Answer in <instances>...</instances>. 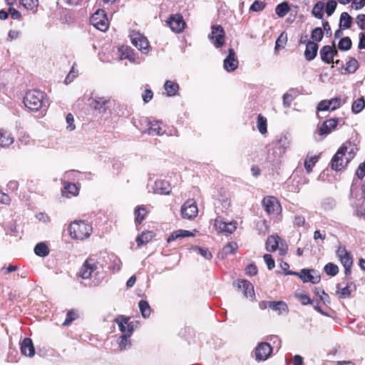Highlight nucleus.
<instances>
[{
  "instance_id": "f257e3e1",
  "label": "nucleus",
  "mask_w": 365,
  "mask_h": 365,
  "mask_svg": "<svg viewBox=\"0 0 365 365\" xmlns=\"http://www.w3.org/2000/svg\"><path fill=\"white\" fill-rule=\"evenodd\" d=\"M357 150L354 143L350 141L344 143L331 160V169L340 171L345 168L347 164L354 158Z\"/></svg>"
},
{
  "instance_id": "f03ea898",
  "label": "nucleus",
  "mask_w": 365,
  "mask_h": 365,
  "mask_svg": "<svg viewBox=\"0 0 365 365\" xmlns=\"http://www.w3.org/2000/svg\"><path fill=\"white\" fill-rule=\"evenodd\" d=\"M104 267H106V264L101 259V253L99 255H92L83 263L78 275L82 279H87L91 277L93 273L97 274L98 269L100 268L103 269Z\"/></svg>"
},
{
  "instance_id": "7ed1b4c3",
  "label": "nucleus",
  "mask_w": 365,
  "mask_h": 365,
  "mask_svg": "<svg viewBox=\"0 0 365 365\" xmlns=\"http://www.w3.org/2000/svg\"><path fill=\"white\" fill-rule=\"evenodd\" d=\"M24 103L31 110L38 111L46 106L45 93L36 89L29 91L24 98Z\"/></svg>"
},
{
  "instance_id": "20e7f679",
  "label": "nucleus",
  "mask_w": 365,
  "mask_h": 365,
  "mask_svg": "<svg viewBox=\"0 0 365 365\" xmlns=\"http://www.w3.org/2000/svg\"><path fill=\"white\" fill-rule=\"evenodd\" d=\"M91 225L83 220L76 221L70 225L69 232L73 239L84 240L92 232Z\"/></svg>"
},
{
  "instance_id": "39448f33",
  "label": "nucleus",
  "mask_w": 365,
  "mask_h": 365,
  "mask_svg": "<svg viewBox=\"0 0 365 365\" xmlns=\"http://www.w3.org/2000/svg\"><path fill=\"white\" fill-rule=\"evenodd\" d=\"M215 212L217 215L215 220V226L217 230L226 235L233 233L237 229V222L234 221L229 222L224 221L222 216L220 215V205H217V203L215 204Z\"/></svg>"
},
{
  "instance_id": "423d86ee",
  "label": "nucleus",
  "mask_w": 365,
  "mask_h": 365,
  "mask_svg": "<svg viewBox=\"0 0 365 365\" xmlns=\"http://www.w3.org/2000/svg\"><path fill=\"white\" fill-rule=\"evenodd\" d=\"M91 24L101 31H106L109 26V21L105 11L97 10L90 18Z\"/></svg>"
},
{
  "instance_id": "0eeeda50",
  "label": "nucleus",
  "mask_w": 365,
  "mask_h": 365,
  "mask_svg": "<svg viewBox=\"0 0 365 365\" xmlns=\"http://www.w3.org/2000/svg\"><path fill=\"white\" fill-rule=\"evenodd\" d=\"M315 273L314 269L304 268L300 272L289 271L286 272V275H295L299 277L304 283L311 282L314 284H318L321 277L319 275H313Z\"/></svg>"
},
{
  "instance_id": "6e6552de",
  "label": "nucleus",
  "mask_w": 365,
  "mask_h": 365,
  "mask_svg": "<svg viewBox=\"0 0 365 365\" xmlns=\"http://www.w3.org/2000/svg\"><path fill=\"white\" fill-rule=\"evenodd\" d=\"M130 41L132 44L135 46L143 53H148L149 51V42L148 39L139 32L133 31L130 34Z\"/></svg>"
},
{
  "instance_id": "1a4fd4ad",
  "label": "nucleus",
  "mask_w": 365,
  "mask_h": 365,
  "mask_svg": "<svg viewBox=\"0 0 365 365\" xmlns=\"http://www.w3.org/2000/svg\"><path fill=\"white\" fill-rule=\"evenodd\" d=\"M262 207L269 215H277L281 212V205L278 200L273 196H267L262 201Z\"/></svg>"
},
{
  "instance_id": "9d476101",
  "label": "nucleus",
  "mask_w": 365,
  "mask_h": 365,
  "mask_svg": "<svg viewBox=\"0 0 365 365\" xmlns=\"http://www.w3.org/2000/svg\"><path fill=\"white\" fill-rule=\"evenodd\" d=\"M225 38V31L221 26L214 25L212 26V31L209 35V38L216 48H220L224 45Z\"/></svg>"
},
{
  "instance_id": "9b49d317",
  "label": "nucleus",
  "mask_w": 365,
  "mask_h": 365,
  "mask_svg": "<svg viewBox=\"0 0 365 365\" xmlns=\"http://www.w3.org/2000/svg\"><path fill=\"white\" fill-rule=\"evenodd\" d=\"M273 351L271 345L267 342H260L255 349V356L257 361H264L272 354Z\"/></svg>"
},
{
  "instance_id": "f8f14e48",
  "label": "nucleus",
  "mask_w": 365,
  "mask_h": 365,
  "mask_svg": "<svg viewBox=\"0 0 365 365\" xmlns=\"http://www.w3.org/2000/svg\"><path fill=\"white\" fill-rule=\"evenodd\" d=\"M198 209L196 202L192 199H189L182 205L181 214L183 218L191 220L197 216Z\"/></svg>"
},
{
  "instance_id": "ddd939ff",
  "label": "nucleus",
  "mask_w": 365,
  "mask_h": 365,
  "mask_svg": "<svg viewBox=\"0 0 365 365\" xmlns=\"http://www.w3.org/2000/svg\"><path fill=\"white\" fill-rule=\"evenodd\" d=\"M110 103V100L108 97L96 96L92 98L90 106L99 113H106Z\"/></svg>"
},
{
  "instance_id": "4468645a",
  "label": "nucleus",
  "mask_w": 365,
  "mask_h": 365,
  "mask_svg": "<svg viewBox=\"0 0 365 365\" xmlns=\"http://www.w3.org/2000/svg\"><path fill=\"white\" fill-rule=\"evenodd\" d=\"M167 24L175 33L182 32L185 26V22L180 14L170 15L167 21Z\"/></svg>"
},
{
  "instance_id": "2eb2a0df",
  "label": "nucleus",
  "mask_w": 365,
  "mask_h": 365,
  "mask_svg": "<svg viewBox=\"0 0 365 365\" xmlns=\"http://www.w3.org/2000/svg\"><path fill=\"white\" fill-rule=\"evenodd\" d=\"M101 259L106 266L108 264V269L113 272H118L121 269L122 262L120 259L114 254L101 253Z\"/></svg>"
},
{
  "instance_id": "dca6fc26",
  "label": "nucleus",
  "mask_w": 365,
  "mask_h": 365,
  "mask_svg": "<svg viewBox=\"0 0 365 365\" xmlns=\"http://www.w3.org/2000/svg\"><path fill=\"white\" fill-rule=\"evenodd\" d=\"M339 119L336 118L325 120L317 129L316 133L320 136H327L334 130L338 124Z\"/></svg>"
},
{
  "instance_id": "f3484780",
  "label": "nucleus",
  "mask_w": 365,
  "mask_h": 365,
  "mask_svg": "<svg viewBox=\"0 0 365 365\" xmlns=\"http://www.w3.org/2000/svg\"><path fill=\"white\" fill-rule=\"evenodd\" d=\"M238 67V60L235 56V52L232 48L228 49V55L224 60V68L227 72H232Z\"/></svg>"
},
{
  "instance_id": "a211bd4d",
  "label": "nucleus",
  "mask_w": 365,
  "mask_h": 365,
  "mask_svg": "<svg viewBox=\"0 0 365 365\" xmlns=\"http://www.w3.org/2000/svg\"><path fill=\"white\" fill-rule=\"evenodd\" d=\"M144 122L147 126L146 131L149 135H162L163 134L161 122L158 120H151L148 118L144 119Z\"/></svg>"
},
{
  "instance_id": "6ab92c4d",
  "label": "nucleus",
  "mask_w": 365,
  "mask_h": 365,
  "mask_svg": "<svg viewBox=\"0 0 365 365\" xmlns=\"http://www.w3.org/2000/svg\"><path fill=\"white\" fill-rule=\"evenodd\" d=\"M153 192L160 195H169L171 186L165 180H157L153 186Z\"/></svg>"
},
{
  "instance_id": "aec40b11",
  "label": "nucleus",
  "mask_w": 365,
  "mask_h": 365,
  "mask_svg": "<svg viewBox=\"0 0 365 365\" xmlns=\"http://www.w3.org/2000/svg\"><path fill=\"white\" fill-rule=\"evenodd\" d=\"M20 349L23 355L32 357L35 354V348L31 339L24 338L20 343Z\"/></svg>"
},
{
  "instance_id": "412c9836",
  "label": "nucleus",
  "mask_w": 365,
  "mask_h": 365,
  "mask_svg": "<svg viewBox=\"0 0 365 365\" xmlns=\"http://www.w3.org/2000/svg\"><path fill=\"white\" fill-rule=\"evenodd\" d=\"M237 284L238 289L243 292L245 297L251 298L255 297L254 286L251 282L246 279H242L238 280Z\"/></svg>"
},
{
  "instance_id": "4be33fe9",
  "label": "nucleus",
  "mask_w": 365,
  "mask_h": 365,
  "mask_svg": "<svg viewBox=\"0 0 365 365\" xmlns=\"http://www.w3.org/2000/svg\"><path fill=\"white\" fill-rule=\"evenodd\" d=\"M318 48L319 46L316 42L308 41L304 51V57L306 60L308 61H312L317 54Z\"/></svg>"
},
{
  "instance_id": "5701e85b",
  "label": "nucleus",
  "mask_w": 365,
  "mask_h": 365,
  "mask_svg": "<svg viewBox=\"0 0 365 365\" xmlns=\"http://www.w3.org/2000/svg\"><path fill=\"white\" fill-rule=\"evenodd\" d=\"M336 255L344 267H352L353 260L345 247H339L336 251Z\"/></svg>"
},
{
  "instance_id": "b1692460",
  "label": "nucleus",
  "mask_w": 365,
  "mask_h": 365,
  "mask_svg": "<svg viewBox=\"0 0 365 365\" xmlns=\"http://www.w3.org/2000/svg\"><path fill=\"white\" fill-rule=\"evenodd\" d=\"M284 153L274 145L269 149L267 156V160L272 165H276L279 163L281 157Z\"/></svg>"
},
{
  "instance_id": "393cba45",
  "label": "nucleus",
  "mask_w": 365,
  "mask_h": 365,
  "mask_svg": "<svg viewBox=\"0 0 365 365\" xmlns=\"http://www.w3.org/2000/svg\"><path fill=\"white\" fill-rule=\"evenodd\" d=\"M118 53L120 59H128L131 62L135 61V53L130 47L122 46L118 48Z\"/></svg>"
},
{
  "instance_id": "a878e982",
  "label": "nucleus",
  "mask_w": 365,
  "mask_h": 365,
  "mask_svg": "<svg viewBox=\"0 0 365 365\" xmlns=\"http://www.w3.org/2000/svg\"><path fill=\"white\" fill-rule=\"evenodd\" d=\"M319 54L322 61L325 63L330 64L333 62V51L331 46H324L320 49Z\"/></svg>"
},
{
  "instance_id": "bb28decb",
  "label": "nucleus",
  "mask_w": 365,
  "mask_h": 365,
  "mask_svg": "<svg viewBox=\"0 0 365 365\" xmlns=\"http://www.w3.org/2000/svg\"><path fill=\"white\" fill-rule=\"evenodd\" d=\"M280 238L276 235L269 236L265 243V248L267 252H275L279 247V241Z\"/></svg>"
},
{
  "instance_id": "cd10ccee",
  "label": "nucleus",
  "mask_w": 365,
  "mask_h": 365,
  "mask_svg": "<svg viewBox=\"0 0 365 365\" xmlns=\"http://www.w3.org/2000/svg\"><path fill=\"white\" fill-rule=\"evenodd\" d=\"M164 88L168 96H175L179 91V85L175 81L168 80L164 84Z\"/></svg>"
},
{
  "instance_id": "c85d7f7f",
  "label": "nucleus",
  "mask_w": 365,
  "mask_h": 365,
  "mask_svg": "<svg viewBox=\"0 0 365 365\" xmlns=\"http://www.w3.org/2000/svg\"><path fill=\"white\" fill-rule=\"evenodd\" d=\"M194 235L188 230H178L177 231L173 232L168 237L167 242H171L175 240L187 237H192Z\"/></svg>"
},
{
  "instance_id": "c756f323",
  "label": "nucleus",
  "mask_w": 365,
  "mask_h": 365,
  "mask_svg": "<svg viewBox=\"0 0 365 365\" xmlns=\"http://www.w3.org/2000/svg\"><path fill=\"white\" fill-rule=\"evenodd\" d=\"M269 308L277 312L279 314L288 312V307L283 301H270Z\"/></svg>"
},
{
  "instance_id": "7c9ffc66",
  "label": "nucleus",
  "mask_w": 365,
  "mask_h": 365,
  "mask_svg": "<svg viewBox=\"0 0 365 365\" xmlns=\"http://www.w3.org/2000/svg\"><path fill=\"white\" fill-rule=\"evenodd\" d=\"M14 143V138L6 130H0V146L8 147Z\"/></svg>"
},
{
  "instance_id": "2f4dec72",
  "label": "nucleus",
  "mask_w": 365,
  "mask_h": 365,
  "mask_svg": "<svg viewBox=\"0 0 365 365\" xmlns=\"http://www.w3.org/2000/svg\"><path fill=\"white\" fill-rule=\"evenodd\" d=\"M154 235L152 232L146 231L143 232L140 235H138L136 238L137 245L140 247L142 245H146L148 242L152 240Z\"/></svg>"
},
{
  "instance_id": "473e14b6",
  "label": "nucleus",
  "mask_w": 365,
  "mask_h": 365,
  "mask_svg": "<svg viewBox=\"0 0 365 365\" xmlns=\"http://www.w3.org/2000/svg\"><path fill=\"white\" fill-rule=\"evenodd\" d=\"M337 289L340 297L344 299L350 297L351 293L356 289V286L353 282H349L345 287L341 289H339V284H338Z\"/></svg>"
},
{
  "instance_id": "72a5a7b5",
  "label": "nucleus",
  "mask_w": 365,
  "mask_h": 365,
  "mask_svg": "<svg viewBox=\"0 0 365 365\" xmlns=\"http://www.w3.org/2000/svg\"><path fill=\"white\" fill-rule=\"evenodd\" d=\"M325 4L323 1H317L312 11V14L318 19H322Z\"/></svg>"
},
{
  "instance_id": "f704fd0d",
  "label": "nucleus",
  "mask_w": 365,
  "mask_h": 365,
  "mask_svg": "<svg viewBox=\"0 0 365 365\" xmlns=\"http://www.w3.org/2000/svg\"><path fill=\"white\" fill-rule=\"evenodd\" d=\"M353 21L352 17L347 13L343 12L340 16L339 26L343 29H349L351 26Z\"/></svg>"
},
{
  "instance_id": "c9c22d12",
  "label": "nucleus",
  "mask_w": 365,
  "mask_h": 365,
  "mask_svg": "<svg viewBox=\"0 0 365 365\" xmlns=\"http://www.w3.org/2000/svg\"><path fill=\"white\" fill-rule=\"evenodd\" d=\"M128 335L122 334L118 339V344L120 351L126 350L130 348L132 344Z\"/></svg>"
},
{
  "instance_id": "e433bc0d",
  "label": "nucleus",
  "mask_w": 365,
  "mask_h": 365,
  "mask_svg": "<svg viewBox=\"0 0 365 365\" xmlns=\"http://www.w3.org/2000/svg\"><path fill=\"white\" fill-rule=\"evenodd\" d=\"M359 64L357 60L353 57L349 58V61L346 63L344 70L347 73H354L359 68Z\"/></svg>"
},
{
  "instance_id": "4c0bfd02",
  "label": "nucleus",
  "mask_w": 365,
  "mask_h": 365,
  "mask_svg": "<svg viewBox=\"0 0 365 365\" xmlns=\"http://www.w3.org/2000/svg\"><path fill=\"white\" fill-rule=\"evenodd\" d=\"M20 4L27 10L36 13L38 6V0H19Z\"/></svg>"
},
{
  "instance_id": "58836bf2",
  "label": "nucleus",
  "mask_w": 365,
  "mask_h": 365,
  "mask_svg": "<svg viewBox=\"0 0 365 365\" xmlns=\"http://www.w3.org/2000/svg\"><path fill=\"white\" fill-rule=\"evenodd\" d=\"M34 252L37 256L46 257L49 254V249L44 242H39L35 246Z\"/></svg>"
},
{
  "instance_id": "ea45409f",
  "label": "nucleus",
  "mask_w": 365,
  "mask_h": 365,
  "mask_svg": "<svg viewBox=\"0 0 365 365\" xmlns=\"http://www.w3.org/2000/svg\"><path fill=\"white\" fill-rule=\"evenodd\" d=\"M289 9L288 3L284 1L276 6L275 13L279 17L282 18L288 14Z\"/></svg>"
},
{
  "instance_id": "a19ab883",
  "label": "nucleus",
  "mask_w": 365,
  "mask_h": 365,
  "mask_svg": "<svg viewBox=\"0 0 365 365\" xmlns=\"http://www.w3.org/2000/svg\"><path fill=\"white\" fill-rule=\"evenodd\" d=\"M138 307L143 317L148 318L150 315L151 308L147 301L140 300L138 303Z\"/></svg>"
},
{
  "instance_id": "79ce46f5",
  "label": "nucleus",
  "mask_w": 365,
  "mask_h": 365,
  "mask_svg": "<svg viewBox=\"0 0 365 365\" xmlns=\"http://www.w3.org/2000/svg\"><path fill=\"white\" fill-rule=\"evenodd\" d=\"M351 40L348 36L341 38L338 43L339 49L343 51H349L351 48Z\"/></svg>"
},
{
  "instance_id": "37998d69",
  "label": "nucleus",
  "mask_w": 365,
  "mask_h": 365,
  "mask_svg": "<svg viewBox=\"0 0 365 365\" xmlns=\"http://www.w3.org/2000/svg\"><path fill=\"white\" fill-rule=\"evenodd\" d=\"M365 107V100L364 97H361L354 101L352 103L351 110L354 113H360Z\"/></svg>"
},
{
  "instance_id": "c03bdc74",
  "label": "nucleus",
  "mask_w": 365,
  "mask_h": 365,
  "mask_svg": "<svg viewBox=\"0 0 365 365\" xmlns=\"http://www.w3.org/2000/svg\"><path fill=\"white\" fill-rule=\"evenodd\" d=\"M289 143L286 136H281L279 140L274 144V145L279 149L283 153H285L287 148L289 147Z\"/></svg>"
},
{
  "instance_id": "a18cd8bd",
  "label": "nucleus",
  "mask_w": 365,
  "mask_h": 365,
  "mask_svg": "<svg viewBox=\"0 0 365 365\" xmlns=\"http://www.w3.org/2000/svg\"><path fill=\"white\" fill-rule=\"evenodd\" d=\"M257 128L261 134H264L267 132V118L265 117H264L261 114H259L257 116Z\"/></svg>"
},
{
  "instance_id": "49530a36",
  "label": "nucleus",
  "mask_w": 365,
  "mask_h": 365,
  "mask_svg": "<svg viewBox=\"0 0 365 365\" xmlns=\"http://www.w3.org/2000/svg\"><path fill=\"white\" fill-rule=\"evenodd\" d=\"M147 214L146 209L144 206H140L135 210V222L138 224H140L145 219Z\"/></svg>"
},
{
  "instance_id": "de8ad7c7",
  "label": "nucleus",
  "mask_w": 365,
  "mask_h": 365,
  "mask_svg": "<svg viewBox=\"0 0 365 365\" xmlns=\"http://www.w3.org/2000/svg\"><path fill=\"white\" fill-rule=\"evenodd\" d=\"M324 272L327 275L334 277L339 272V267L334 263L329 262L324 266Z\"/></svg>"
},
{
  "instance_id": "09e8293b",
  "label": "nucleus",
  "mask_w": 365,
  "mask_h": 365,
  "mask_svg": "<svg viewBox=\"0 0 365 365\" xmlns=\"http://www.w3.org/2000/svg\"><path fill=\"white\" fill-rule=\"evenodd\" d=\"M115 321L118 325L119 329L123 333V334H126L127 327L125 324H128L129 318L124 316H120V318L115 319Z\"/></svg>"
},
{
  "instance_id": "8fccbe9b",
  "label": "nucleus",
  "mask_w": 365,
  "mask_h": 365,
  "mask_svg": "<svg viewBox=\"0 0 365 365\" xmlns=\"http://www.w3.org/2000/svg\"><path fill=\"white\" fill-rule=\"evenodd\" d=\"M319 157L317 155L307 157L304 161V168L307 173H310L312 168L314 166L316 163L318 161Z\"/></svg>"
},
{
  "instance_id": "3c124183",
  "label": "nucleus",
  "mask_w": 365,
  "mask_h": 365,
  "mask_svg": "<svg viewBox=\"0 0 365 365\" xmlns=\"http://www.w3.org/2000/svg\"><path fill=\"white\" fill-rule=\"evenodd\" d=\"M324 36V31L322 28L317 27L314 29L312 31L311 38L317 42H319L322 41Z\"/></svg>"
},
{
  "instance_id": "603ef678",
  "label": "nucleus",
  "mask_w": 365,
  "mask_h": 365,
  "mask_svg": "<svg viewBox=\"0 0 365 365\" xmlns=\"http://www.w3.org/2000/svg\"><path fill=\"white\" fill-rule=\"evenodd\" d=\"M336 6L337 3L334 0H329L327 1L324 8L328 16H330L334 14V11L336 10Z\"/></svg>"
},
{
  "instance_id": "864d4df0",
  "label": "nucleus",
  "mask_w": 365,
  "mask_h": 365,
  "mask_svg": "<svg viewBox=\"0 0 365 365\" xmlns=\"http://www.w3.org/2000/svg\"><path fill=\"white\" fill-rule=\"evenodd\" d=\"M361 202L359 201L356 202V200L351 202V205L353 207L355 208V211L356 212V215L358 216L362 217L365 219V208H363L361 205H362Z\"/></svg>"
},
{
  "instance_id": "5fc2aeb1",
  "label": "nucleus",
  "mask_w": 365,
  "mask_h": 365,
  "mask_svg": "<svg viewBox=\"0 0 365 365\" xmlns=\"http://www.w3.org/2000/svg\"><path fill=\"white\" fill-rule=\"evenodd\" d=\"M266 6V4L260 0L255 1L250 7V10L255 12L262 11Z\"/></svg>"
},
{
  "instance_id": "6e6d98bb",
  "label": "nucleus",
  "mask_w": 365,
  "mask_h": 365,
  "mask_svg": "<svg viewBox=\"0 0 365 365\" xmlns=\"http://www.w3.org/2000/svg\"><path fill=\"white\" fill-rule=\"evenodd\" d=\"M287 41V36L284 32L282 33L279 37L276 40L275 43V50H277L280 48H284L286 43Z\"/></svg>"
},
{
  "instance_id": "4d7b16f0",
  "label": "nucleus",
  "mask_w": 365,
  "mask_h": 365,
  "mask_svg": "<svg viewBox=\"0 0 365 365\" xmlns=\"http://www.w3.org/2000/svg\"><path fill=\"white\" fill-rule=\"evenodd\" d=\"M64 189L66 192L74 196L78 194V189L74 183L64 182Z\"/></svg>"
},
{
  "instance_id": "13d9d810",
  "label": "nucleus",
  "mask_w": 365,
  "mask_h": 365,
  "mask_svg": "<svg viewBox=\"0 0 365 365\" xmlns=\"http://www.w3.org/2000/svg\"><path fill=\"white\" fill-rule=\"evenodd\" d=\"M66 123H67V130L69 131H72L76 128L74 125V118L73 115L71 113H68L66 118Z\"/></svg>"
},
{
  "instance_id": "bf43d9fd",
  "label": "nucleus",
  "mask_w": 365,
  "mask_h": 365,
  "mask_svg": "<svg viewBox=\"0 0 365 365\" xmlns=\"http://www.w3.org/2000/svg\"><path fill=\"white\" fill-rule=\"evenodd\" d=\"M263 257H264L265 263L267 264V268L269 270H272V269H274V267H275V263H274V260L272 258V255L269 254H265Z\"/></svg>"
},
{
  "instance_id": "052dcab7",
  "label": "nucleus",
  "mask_w": 365,
  "mask_h": 365,
  "mask_svg": "<svg viewBox=\"0 0 365 365\" xmlns=\"http://www.w3.org/2000/svg\"><path fill=\"white\" fill-rule=\"evenodd\" d=\"M237 249V244L235 242H229L224 247V251L226 254H232Z\"/></svg>"
},
{
  "instance_id": "680f3d73",
  "label": "nucleus",
  "mask_w": 365,
  "mask_h": 365,
  "mask_svg": "<svg viewBox=\"0 0 365 365\" xmlns=\"http://www.w3.org/2000/svg\"><path fill=\"white\" fill-rule=\"evenodd\" d=\"M330 102L329 100H323L319 103L317 109L319 111H325L330 110Z\"/></svg>"
},
{
  "instance_id": "e2e57ef3",
  "label": "nucleus",
  "mask_w": 365,
  "mask_h": 365,
  "mask_svg": "<svg viewBox=\"0 0 365 365\" xmlns=\"http://www.w3.org/2000/svg\"><path fill=\"white\" fill-rule=\"evenodd\" d=\"M283 99V106L284 108H288L291 106V103L292 101L294 100V98L292 97V94L289 93H286L282 96Z\"/></svg>"
},
{
  "instance_id": "0e129e2a",
  "label": "nucleus",
  "mask_w": 365,
  "mask_h": 365,
  "mask_svg": "<svg viewBox=\"0 0 365 365\" xmlns=\"http://www.w3.org/2000/svg\"><path fill=\"white\" fill-rule=\"evenodd\" d=\"M257 271V267L255 264H250L245 269L246 274L250 276L256 275Z\"/></svg>"
},
{
  "instance_id": "69168bd1",
  "label": "nucleus",
  "mask_w": 365,
  "mask_h": 365,
  "mask_svg": "<svg viewBox=\"0 0 365 365\" xmlns=\"http://www.w3.org/2000/svg\"><path fill=\"white\" fill-rule=\"evenodd\" d=\"M335 206V201L332 198H327L322 202V207L324 210L332 209Z\"/></svg>"
},
{
  "instance_id": "338daca9",
  "label": "nucleus",
  "mask_w": 365,
  "mask_h": 365,
  "mask_svg": "<svg viewBox=\"0 0 365 365\" xmlns=\"http://www.w3.org/2000/svg\"><path fill=\"white\" fill-rule=\"evenodd\" d=\"M356 22L358 26L361 29H365V14H359L356 18Z\"/></svg>"
},
{
  "instance_id": "774afa93",
  "label": "nucleus",
  "mask_w": 365,
  "mask_h": 365,
  "mask_svg": "<svg viewBox=\"0 0 365 365\" xmlns=\"http://www.w3.org/2000/svg\"><path fill=\"white\" fill-rule=\"evenodd\" d=\"M356 176L362 179L365 176V163H361L356 172Z\"/></svg>"
}]
</instances>
